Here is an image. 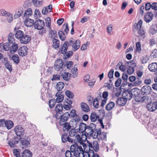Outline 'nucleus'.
Returning a JSON list of instances; mask_svg holds the SVG:
<instances>
[{"label":"nucleus","mask_w":157,"mask_h":157,"mask_svg":"<svg viewBox=\"0 0 157 157\" xmlns=\"http://www.w3.org/2000/svg\"><path fill=\"white\" fill-rule=\"evenodd\" d=\"M70 150L71 152L74 153V156L79 155L83 156L84 151L81 146L75 144L71 146Z\"/></svg>","instance_id":"nucleus-1"},{"label":"nucleus","mask_w":157,"mask_h":157,"mask_svg":"<svg viewBox=\"0 0 157 157\" xmlns=\"http://www.w3.org/2000/svg\"><path fill=\"white\" fill-rule=\"evenodd\" d=\"M125 65L126 66H128V67L127 68V73L129 75L132 74L134 72V67L136 66V63L133 61H128L126 63Z\"/></svg>","instance_id":"nucleus-2"},{"label":"nucleus","mask_w":157,"mask_h":157,"mask_svg":"<svg viewBox=\"0 0 157 157\" xmlns=\"http://www.w3.org/2000/svg\"><path fill=\"white\" fill-rule=\"evenodd\" d=\"M73 123L75 124V126H73L74 128H76L78 124L79 125V132L82 133L85 132L87 127L86 125L85 124L83 123H81L79 124V123L76 121H74Z\"/></svg>","instance_id":"nucleus-3"},{"label":"nucleus","mask_w":157,"mask_h":157,"mask_svg":"<svg viewBox=\"0 0 157 157\" xmlns=\"http://www.w3.org/2000/svg\"><path fill=\"white\" fill-rule=\"evenodd\" d=\"M45 25L44 21L40 19L36 21L34 24V27L35 29L38 30H41L43 29Z\"/></svg>","instance_id":"nucleus-4"},{"label":"nucleus","mask_w":157,"mask_h":157,"mask_svg":"<svg viewBox=\"0 0 157 157\" xmlns=\"http://www.w3.org/2000/svg\"><path fill=\"white\" fill-rule=\"evenodd\" d=\"M70 117V114L68 112H66L63 115L60 116L59 117L60 118L59 121V124L63 125L65 122L67 121Z\"/></svg>","instance_id":"nucleus-5"},{"label":"nucleus","mask_w":157,"mask_h":157,"mask_svg":"<svg viewBox=\"0 0 157 157\" xmlns=\"http://www.w3.org/2000/svg\"><path fill=\"white\" fill-rule=\"evenodd\" d=\"M63 65V62L61 59H57L54 63V69L57 71L60 70Z\"/></svg>","instance_id":"nucleus-6"},{"label":"nucleus","mask_w":157,"mask_h":157,"mask_svg":"<svg viewBox=\"0 0 157 157\" xmlns=\"http://www.w3.org/2000/svg\"><path fill=\"white\" fill-rule=\"evenodd\" d=\"M141 91L142 94L147 95L151 93L152 89L150 86L146 85L142 88Z\"/></svg>","instance_id":"nucleus-7"},{"label":"nucleus","mask_w":157,"mask_h":157,"mask_svg":"<svg viewBox=\"0 0 157 157\" xmlns=\"http://www.w3.org/2000/svg\"><path fill=\"white\" fill-rule=\"evenodd\" d=\"M14 131L17 135L18 136H21L24 133V128L20 125L16 126L14 128Z\"/></svg>","instance_id":"nucleus-8"},{"label":"nucleus","mask_w":157,"mask_h":157,"mask_svg":"<svg viewBox=\"0 0 157 157\" xmlns=\"http://www.w3.org/2000/svg\"><path fill=\"white\" fill-rule=\"evenodd\" d=\"M28 49L26 46H23L19 49L18 53L19 55L22 56H25L28 53Z\"/></svg>","instance_id":"nucleus-9"},{"label":"nucleus","mask_w":157,"mask_h":157,"mask_svg":"<svg viewBox=\"0 0 157 157\" xmlns=\"http://www.w3.org/2000/svg\"><path fill=\"white\" fill-rule=\"evenodd\" d=\"M31 40V37L30 36L24 34L20 41L21 43L26 44L29 43Z\"/></svg>","instance_id":"nucleus-10"},{"label":"nucleus","mask_w":157,"mask_h":157,"mask_svg":"<svg viewBox=\"0 0 157 157\" xmlns=\"http://www.w3.org/2000/svg\"><path fill=\"white\" fill-rule=\"evenodd\" d=\"M133 96L132 92L131 91H126L124 92L122 94V96L125 100H130L131 99Z\"/></svg>","instance_id":"nucleus-11"},{"label":"nucleus","mask_w":157,"mask_h":157,"mask_svg":"<svg viewBox=\"0 0 157 157\" xmlns=\"http://www.w3.org/2000/svg\"><path fill=\"white\" fill-rule=\"evenodd\" d=\"M89 146H90L92 149H94L95 152H97L98 151L99 146L98 141H94L92 143L89 142Z\"/></svg>","instance_id":"nucleus-12"},{"label":"nucleus","mask_w":157,"mask_h":157,"mask_svg":"<svg viewBox=\"0 0 157 157\" xmlns=\"http://www.w3.org/2000/svg\"><path fill=\"white\" fill-rule=\"evenodd\" d=\"M153 15L151 12H148L145 15L144 17V20L147 23L151 21L153 19Z\"/></svg>","instance_id":"nucleus-13"},{"label":"nucleus","mask_w":157,"mask_h":157,"mask_svg":"<svg viewBox=\"0 0 157 157\" xmlns=\"http://www.w3.org/2000/svg\"><path fill=\"white\" fill-rule=\"evenodd\" d=\"M56 96L57 97L56 100L57 102H61L63 100L64 96L60 92L58 91L57 93L56 94Z\"/></svg>","instance_id":"nucleus-14"},{"label":"nucleus","mask_w":157,"mask_h":157,"mask_svg":"<svg viewBox=\"0 0 157 157\" xmlns=\"http://www.w3.org/2000/svg\"><path fill=\"white\" fill-rule=\"evenodd\" d=\"M23 12V9L22 8H19L16 10L15 11V14L14 16L15 19H17L19 17Z\"/></svg>","instance_id":"nucleus-15"},{"label":"nucleus","mask_w":157,"mask_h":157,"mask_svg":"<svg viewBox=\"0 0 157 157\" xmlns=\"http://www.w3.org/2000/svg\"><path fill=\"white\" fill-rule=\"evenodd\" d=\"M24 24L25 26L28 27H30L34 24V20L30 18H27L24 21Z\"/></svg>","instance_id":"nucleus-16"},{"label":"nucleus","mask_w":157,"mask_h":157,"mask_svg":"<svg viewBox=\"0 0 157 157\" xmlns=\"http://www.w3.org/2000/svg\"><path fill=\"white\" fill-rule=\"evenodd\" d=\"M80 45V41L79 40H77L72 45L73 50L75 51L78 49Z\"/></svg>","instance_id":"nucleus-17"},{"label":"nucleus","mask_w":157,"mask_h":157,"mask_svg":"<svg viewBox=\"0 0 157 157\" xmlns=\"http://www.w3.org/2000/svg\"><path fill=\"white\" fill-rule=\"evenodd\" d=\"M68 46V42L67 41L65 42L63 44V45L60 51L61 53L65 54L67 51Z\"/></svg>","instance_id":"nucleus-18"},{"label":"nucleus","mask_w":157,"mask_h":157,"mask_svg":"<svg viewBox=\"0 0 157 157\" xmlns=\"http://www.w3.org/2000/svg\"><path fill=\"white\" fill-rule=\"evenodd\" d=\"M32 2L33 5L36 7L41 6L43 3L42 0H32Z\"/></svg>","instance_id":"nucleus-19"},{"label":"nucleus","mask_w":157,"mask_h":157,"mask_svg":"<svg viewBox=\"0 0 157 157\" xmlns=\"http://www.w3.org/2000/svg\"><path fill=\"white\" fill-rule=\"evenodd\" d=\"M61 76L64 80L69 81L70 79L71 74L67 72H65L62 74Z\"/></svg>","instance_id":"nucleus-20"},{"label":"nucleus","mask_w":157,"mask_h":157,"mask_svg":"<svg viewBox=\"0 0 157 157\" xmlns=\"http://www.w3.org/2000/svg\"><path fill=\"white\" fill-rule=\"evenodd\" d=\"M22 157H32V153L28 150H25L22 153Z\"/></svg>","instance_id":"nucleus-21"},{"label":"nucleus","mask_w":157,"mask_h":157,"mask_svg":"<svg viewBox=\"0 0 157 157\" xmlns=\"http://www.w3.org/2000/svg\"><path fill=\"white\" fill-rule=\"evenodd\" d=\"M149 70L151 71H155L157 70V63H152L148 66Z\"/></svg>","instance_id":"nucleus-22"},{"label":"nucleus","mask_w":157,"mask_h":157,"mask_svg":"<svg viewBox=\"0 0 157 157\" xmlns=\"http://www.w3.org/2000/svg\"><path fill=\"white\" fill-rule=\"evenodd\" d=\"M126 101L124 98H117L116 101L117 104L120 106H123L125 104Z\"/></svg>","instance_id":"nucleus-23"},{"label":"nucleus","mask_w":157,"mask_h":157,"mask_svg":"<svg viewBox=\"0 0 157 157\" xmlns=\"http://www.w3.org/2000/svg\"><path fill=\"white\" fill-rule=\"evenodd\" d=\"M93 130H94L91 127L90 128V126H87L86 130L84 132L85 136H90Z\"/></svg>","instance_id":"nucleus-24"},{"label":"nucleus","mask_w":157,"mask_h":157,"mask_svg":"<svg viewBox=\"0 0 157 157\" xmlns=\"http://www.w3.org/2000/svg\"><path fill=\"white\" fill-rule=\"evenodd\" d=\"M5 126L8 129H10L13 126V123L10 120H7L5 121Z\"/></svg>","instance_id":"nucleus-25"},{"label":"nucleus","mask_w":157,"mask_h":157,"mask_svg":"<svg viewBox=\"0 0 157 157\" xmlns=\"http://www.w3.org/2000/svg\"><path fill=\"white\" fill-rule=\"evenodd\" d=\"M90 118L92 122H95L97 119L98 120L100 118L98 115H97L94 113H92L91 114Z\"/></svg>","instance_id":"nucleus-26"},{"label":"nucleus","mask_w":157,"mask_h":157,"mask_svg":"<svg viewBox=\"0 0 157 157\" xmlns=\"http://www.w3.org/2000/svg\"><path fill=\"white\" fill-rule=\"evenodd\" d=\"M18 48V45L17 44H14L10 48V52L11 54H13L17 50Z\"/></svg>","instance_id":"nucleus-27"},{"label":"nucleus","mask_w":157,"mask_h":157,"mask_svg":"<svg viewBox=\"0 0 157 157\" xmlns=\"http://www.w3.org/2000/svg\"><path fill=\"white\" fill-rule=\"evenodd\" d=\"M10 46L9 43H4L3 44H0V50H1L2 48L5 51H8L10 49Z\"/></svg>","instance_id":"nucleus-28"},{"label":"nucleus","mask_w":157,"mask_h":157,"mask_svg":"<svg viewBox=\"0 0 157 157\" xmlns=\"http://www.w3.org/2000/svg\"><path fill=\"white\" fill-rule=\"evenodd\" d=\"M24 34V33L22 31L19 30L16 32L15 36L17 39L20 40Z\"/></svg>","instance_id":"nucleus-29"},{"label":"nucleus","mask_w":157,"mask_h":157,"mask_svg":"<svg viewBox=\"0 0 157 157\" xmlns=\"http://www.w3.org/2000/svg\"><path fill=\"white\" fill-rule=\"evenodd\" d=\"M64 86V83L61 82H58L56 86V88L59 91H60L62 90Z\"/></svg>","instance_id":"nucleus-30"},{"label":"nucleus","mask_w":157,"mask_h":157,"mask_svg":"<svg viewBox=\"0 0 157 157\" xmlns=\"http://www.w3.org/2000/svg\"><path fill=\"white\" fill-rule=\"evenodd\" d=\"M52 47L55 49L58 48L59 46V41L56 39H54L53 40Z\"/></svg>","instance_id":"nucleus-31"},{"label":"nucleus","mask_w":157,"mask_h":157,"mask_svg":"<svg viewBox=\"0 0 157 157\" xmlns=\"http://www.w3.org/2000/svg\"><path fill=\"white\" fill-rule=\"evenodd\" d=\"M21 145L24 146V147H23L22 148H24V147H29L30 145L29 141L27 140H21Z\"/></svg>","instance_id":"nucleus-32"},{"label":"nucleus","mask_w":157,"mask_h":157,"mask_svg":"<svg viewBox=\"0 0 157 157\" xmlns=\"http://www.w3.org/2000/svg\"><path fill=\"white\" fill-rule=\"evenodd\" d=\"M45 22L46 23V26L47 28V30H50L51 29L50 26L51 24L50 18L49 17H47L45 20Z\"/></svg>","instance_id":"nucleus-33"},{"label":"nucleus","mask_w":157,"mask_h":157,"mask_svg":"<svg viewBox=\"0 0 157 157\" xmlns=\"http://www.w3.org/2000/svg\"><path fill=\"white\" fill-rule=\"evenodd\" d=\"M75 140H76V142L79 143L80 144H83V142L82 140V137L79 134H77L75 136Z\"/></svg>","instance_id":"nucleus-34"},{"label":"nucleus","mask_w":157,"mask_h":157,"mask_svg":"<svg viewBox=\"0 0 157 157\" xmlns=\"http://www.w3.org/2000/svg\"><path fill=\"white\" fill-rule=\"evenodd\" d=\"M143 23V21L141 20H140L137 23H135L134 25V27L137 28V30L140 29Z\"/></svg>","instance_id":"nucleus-35"},{"label":"nucleus","mask_w":157,"mask_h":157,"mask_svg":"<svg viewBox=\"0 0 157 157\" xmlns=\"http://www.w3.org/2000/svg\"><path fill=\"white\" fill-rule=\"evenodd\" d=\"M78 69L77 68H75L72 69L71 71V75H72V76L73 78L76 77L78 74Z\"/></svg>","instance_id":"nucleus-36"},{"label":"nucleus","mask_w":157,"mask_h":157,"mask_svg":"<svg viewBox=\"0 0 157 157\" xmlns=\"http://www.w3.org/2000/svg\"><path fill=\"white\" fill-rule=\"evenodd\" d=\"M56 115V117L57 119H59V117H58L59 115L63 113L62 110L63 109H55Z\"/></svg>","instance_id":"nucleus-37"},{"label":"nucleus","mask_w":157,"mask_h":157,"mask_svg":"<svg viewBox=\"0 0 157 157\" xmlns=\"http://www.w3.org/2000/svg\"><path fill=\"white\" fill-rule=\"evenodd\" d=\"M88 144V145H86L84 143H83V144H82L84 150L86 153L91 150L90 149L91 147L90 146H89V142Z\"/></svg>","instance_id":"nucleus-38"},{"label":"nucleus","mask_w":157,"mask_h":157,"mask_svg":"<svg viewBox=\"0 0 157 157\" xmlns=\"http://www.w3.org/2000/svg\"><path fill=\"white\" fill-rule=\"evenodd\" d=\"M62 30L66 34L67 33L69 30L68 24L67 23H65L63 25Z\"/></svg>","instance_id":"nucleus-39"},{"label":"nucleus","mask_w":157,"mask_h":157,"mask_svg":"<svg viewBox=\"0 0 157 157\" xmlns=\"http://www.w3.org/2000/svg\"><path fill=\"white\" fill-rule=\"evenodd\" d=\"M58 35L61 40H65L66 38L65 34L62 31H59L58 32Z\"/></svg>","instance_id":"nucleus-40"},{"label":"nucleus","mask_w":157,"mask_h":157,"mask_svg":"<svg viewBox=\"0 0 157 157\" xmlns=\"http://www.w3.org/2000/svg\"><path fill=\"white\" fill-rule=\"evenodd\" d=\"M63 131H68L71 128V126L67 122L64 123L63 124Z\"/></svg>","instance_id":"nucleus-41"},{"label":"nucleus","mask_w":157,"mask_h":157,"mask_svg":"<svg viewBox=\"0 0 157 157\" xmlns=\"http://www.w3.org/2000/svg\"><path fill=\"white\" fill-rule=\"evenodd\" d=\"M32 14V10L31 8H29L27 9L25 11L24 14L25 16L29 17L31 16Z\"/></svg>","instance_id":"nucleus-42"},{"label":"nucleus","mask_w":157,"mask_h":157,"mask_svg":"<svg viewBox=\"0 0 157 157\" xmlns=\"http://www.w3.org/2000/svg\"><path fill=\"white\" fill-rule=\"evenodd\" d=\"M119 69L121 71L124 72L125 71L126 67L123 64V62L122 61L119 62Z\"/></svg>","instance_id":"nucleus-43"},{"label":"nucleus","mask_w":157,"mask_h":157,"mask_svg":"<svg viewBox=\"0 0 157 157\" xmlns=\"http://www.w3.org/2000/svg\"><path fill=\"white\" fill-rule=\"evenodd\" d=\"M0 13L2 16H7L10 15V13L4 10H0Z\"/></svg>","instance_id":"nucleus-44"},{"label":"nucleus","mask_w":157,"mask_h":157,"mask_svg":"<svg viewBox=\"0 0 157 157\" xmlns=\"http://www.w3.org/2000/svg\"><path fill=\"white\" fill-rule=\"evenodd\" d=\"M49 36L51 38L55 39L57 36V34L56 31L51 30L49 33Z\"/></svg>","instance_id":"nucleus-45"},{"label":"nucleus","mask_w":157,"mask_h":157,"mask_svg":"<svg viewBox=\"0 0 157 157\" xmlns=\"http://www.w3.org/2000/svg\"><path fill=\"white\" fill-rule=\"evenodd\" d=\"M147 97L146 96H144L141 98H139L137 99H136V101H138L140 102H146L147 101Z\"/></svg>","instance_id":"nucleus-46"},{"label":"nucleus","mask_w":157,"mask_h":157,"mask_svg":"<svg viewBox=\"0 0 157 157\" xmlns=\"http://www.w3.org/2000/svg\"><path fill=\"white\" fill-rule=\"evenodd\" d=\"M149 60V59L147 56H144L142 57L141 58V63L142 64L146 63L148 62Z\"/></svg>","instance_id":"nucleus-47"},{"label":"nucleus","mask_w":157,"mask_h":157,"mask_svg":"<svg viewBox=\"0 0 157 157\" xmlns=\"http://www.w3.org/2000/svg\"><path fill=\"white\" fill-rule=\"evenodd\" d=\"M77 132L76 130L75 129H71L69 132V136L71 137H74L77 135Z\"/></svg>","instance_id":"nucleus-48"},{"label":"nucleus","mask_w":157,"mask_h":157,"mask_svg":"<svg viewBox=\"0 0 157 157\" xmlns=\"http://www.w3.org/2000/svg\"><path fill=\"white\" fill-rule=\"evenodd\" d=\"M12 59L16 63H18L19 61L18 56L16 55H13L12 57Z\"/></svg>","instance_id":"nucleus-49"},{"label":"nucleus","mask_w":157,"mask_h":157,"mask_svg":"<svg viewBox=\"0 0 157 157\" xmlns=\"http://www.w3.org/2000/svg\"><path fill=\"white\" fill-rule=\"evenodd\" d=\"M65 94L69 98H72L74 95L73 93L70 90H66L65 92Z\"/></svg>","instance_id":"nucleus-50"},{"label":"nucleus","mask_w":157,"mask_h":157,"mask_svg":"<svg viewBox=\"0 0 157 157\" xmlns=\"http://www.w3.org/2000/svg\"><path fill=\"white\" fill-rule=\"evenodd\" d=\"M93 105L95 108H98L99 107V103L97 98H95L93 102Z\"/></svg>","instance_id":"nucleus-51"},{"label":"nucleus","mask_w":157,"mask_h":157,"mask_svg":"<svg viewBox=\"0 0 157 157\" xmlns=\"http://www.w3.org/2000/svg\"><path fill=\"white\" fill-rule=\"evenodd\" d=\"M8 42L9 44H16L15 43V40L13 38L12 36H10V35H9L8 36Z\"/></svg>","instance_id":"nucleus-52"},{"label":"nucleus","mask_w":157,"mask_h":157,"mask_svg":"<svg viewBox=\"0 0 157 157\" xmlns=\"http://www.w3.org/2000/svg\"><path fill=\"white\" fill-rule=\"evenodd\" d=\"M136 51L140 52L141 51V45L140 42H137L136 44Z\"/></svg>","instance_id":"nucleus-53"},{"label":"nucleus","mask_w":157,"mask_h":157,"mask_svg":"<svg viewBox=\"0 0 157 157\" xmlns=\"http://www.w3.org/2000/svg\"><path fill=\"white\" fill-rule=\"evenodd\" d=\"M55 100L51 99L49 101V104L50 108H53L55 105Z\"/></svg>","instance_id":"nucleus-54"},{"label":"nucleus","mask_w":157,"mask_h":157,"mask_svg":"<svg viewBox=\"0 0 157 157\" xmlns=\"http://www.w3.org/2000/svg\"><path fill=\"white\" fill-rule=\"evenodd\" d=\"M138 30V35L140 37L142 36L143 37H144L145 36V33L144 31L141 29H140Z\"/></svg>","instance_id":"nucleus-55"},{"label":"nucleus","mask_w":157,"mask_h":157,"mask_svg":"<svg viewBox=\"0 0 157 157\" xmlns=\"http://www.w3.org/2000/svg\"><path fill=\"white\" fill-rule=\"evenodd\" d=\"M6 67L7 69L10 71L12 70V65L8 62H7L5 64Z\"/></svg>","instance_id":"nucleus-56"},{"label":"nucleus","mask_w":157,"mask_h":157,"mask_svg":"<svg viewBox=\"0 0 157 157\" xmlns=\"http://www.w3.org/2000/svg\"><path fill=\"white\" fill-rule=\"evenodd\" d=\"M115 105V103L114 102H110L107 105L105 108H113Z\"/></svg>","instance_id":"nucleus-57"},{"label":"nucleus","mask_w":157,"mask_h":157,"mask_svg":"<svg viewBox=\"0 0 157 157\" xmlns=\"http://www.w3.org/2000/svg\"><path fill=\"white\" fill-rule=\"evenodd\" d=\"M156 43L155 39L154 38H151L149 40V44L150 46H152Z\"/></svg>","instance_id":"nucleus-58"},{"label":"nucleus","mask_w":157,"mask_h":157,"mask_svg":"<svg viewBox=\"0 0 157 157\" xmlns=\"http://www.w3.org/2000/svg\"><path fill=\"white\" fill-rule=\"evenodd\" d=\"M68 136L66 134H63L62 137V141L63 143H65L67 141V139Z\"/></svg>","instance_id":"nucleus-59"},{"label":"nucleus","mask_w":157,"mask_h":157,"mask_svg":"<svg viewBox=\"0 0 157 157\" xmlns=\"http://www.w3.org/2000/svg\"><path fill=\"white\" fill-rule=\"evenodd\" d=\"M96 132V129H95L94 130H93L90 136H92L94 139H96L98 137Z\"/></svg>","instance_id":"nucleus-60"},{"label":"nucleus","mask_w":157,"mask_h":157,"mask_svg":"<svg viewBox=\"0 0 157 157\" xmlns=\"http://www.w3.org/2000/svg\"><path fill=\"white\" fill-rule=\"evenodd\" d=\"M144 5H142L140 6L139 13L140 14L141 16H142L144 13Z\"/></svg>","instance_id":"nucleus-61"},{"label":"nucleus","mask_w":157,"mask_h":157,"mask_svg":"<svg viewBox=\"0 0 157 157\" xmlns=\"http://www.w3.org/2000/svg\"><path fill=\"white\" fill-rule=\"evenodd\" d=\"M112 30V25H109L107 28V31L109 34H110Z\"/></svg>","instance_id":"nucleus-62"},{"label":"nucleus","mask_w":157,"mask_h":157,"mask_svg":"<svg viewBox=\"0 0 157 157\" xmlns=\"http://www.w3.org/2000/svg\"><path fill=\"white\" fill-rule=\"evenodd\" d=\"M87 153L89 157H94L95 154L92 149L89 151Z\"/></svg>","instance_id":"nucleus-63"},{"label":"nucleus","mask_w":157,"mask_h":157,"mask_svg":"<svg viewBox=\"0 0 157 157\" xmlns=\"http://www.w3.org/2000/svg\"><path fill=\"white\" fill-rule=\"evenodd\" d=\"M151 9L155 10H157V3L154 2L151 4Z\"/></svg>","instance_id":"nucleus-64"}]
</instances>
